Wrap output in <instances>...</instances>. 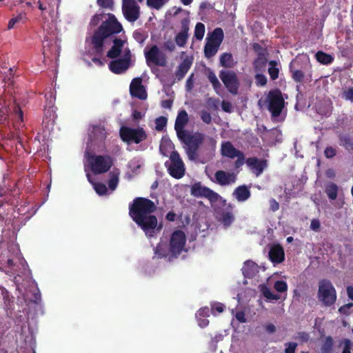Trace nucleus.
I'll use <instances>...</instances> for the list:
<instances>
[{"instance_id": "nucleus-1", "label": "nucleus", "mask_w": 353, "mask_h": 353, "mask_svg": "<svg viewBox=\"0 0 353 353\" xmlns=\"http://www.w3.org/2000/svg\"><path fill=\"white\" fill-rule=\"evenodd\" d=\"M156 210L155 203L144 197H137L129 205V215L149 236H152L155 230L160 232L163 228L161 223L158 225L157 216L152 214Z\"/></svg>"}, {"instance_id": "nucleus-2", "label": "nucleus", "mask_w": 353, "mask_h": 353, "mask_svg": "<svg viewBox=\"0 0 353 353\" xmlns=\"http://www.w3.org/2000/svg\"><path fill=\"white\" fill-rule=\"evenodd\" d=\"M189 121V117L185 110L179 112L174 123V130L177 138L181 143L185 145V152L190 160H195L197 157V151L204 141L205 134L196 132H190L185 129Z\"/></svg>"}, {"instance_id": "nucleus-3", "label": "nucleus", "mask_w": 353, "mask_h": 353, "mask_svg": "<svg viewBox=\"0 0 353 353\" xmlns=\"http://www.w3.org/2000/svg\"><path fill=\"white\" fill-rule=\"evenodd\" d=\"M19 250L13 244L8 245L6 248H0V271L9 276L15 275L13 281L17 287L21 283L19 279L23 276L28 277L30 274L25 260L20 263L21 270L14 262L16 259H19Z\"/></svg>"}, {"instance_id": "nucleus-4", "label": "nucleus", "mask_w": 353, "mask_h": 353, "mask_svg": "<svg viewBox=\"0 0 353 353\" xmlns=\"http://www.w3.org/2000/svg\"><path fill=\"white\" fill-rule=\"evenodd\" d=\"M123 30L122 25L118 21L114 14H108V19L102 21L91 38L92 49L95 53L99 56L103 55L105 39L112 35L117 34Z\"/></svg>"}, {"instance_id": "nucleus-5", "label": "nucleus", "mask_w": 353, "mask_h": 353, "mask_svg": "<svg viewBox=\"0 0 353 353\" xmlns=\"http://www.w3.org/2000/svg\"><path fill=\"white\" fill-rule=\"evenodd\" d=\"M84 156L91 171L94 174H104L108 172L113 165V158L110 155H96L86 150Z\"/></svg>"}, {"instance_id": "nucleus-6", "label": "nucleus", "mask_w": 353, "mask_h": 353, "mask_svg": "<svg viewBox=\"0 0 353 353\" xmlns=\"http://www.w3.org/2000/svg\"><path fill=\"white\" fill-rule=\"evenodd\" d=\"M265 102L272 118H276L281 115L285 107V99L281 90L274 88L270 90Z\"/></svg>"}, {"instance_id": "nucleus-7", "label": "nucleus", "mask_w": 353, "mask_h": 353, "mask_svg": "<svg viewBox=\"0 0 353 353\" xmlns=\"http://www.w3.org/2000/svg\"><path fill=\"white\" fill-rule=\"evenodd\" d=\"M317 298L325 307H330L335 303L336 292L330 281L327 279L319 281Z\"/></svg>"}, {"instance_id": "nucleus-8", "label": "nucleus", "mask_w": 353, "mask_h": 353, "mask_svg": "<svg viewBox=\"0 0 353 353\" xmlns=\"http://www.w3.org/2000/svg\"><path fill=\"white\" fill-rule=\"evenodd\" d=\"M119 134L121 140L128 144H139L145 141L147 137V133L143 128H132L128 126H122L119 130Z\"/></svg>"}, {"instance_id": "nucleus-9", "label": "nucleus", "mask_w": 353, "mask_h": 353, "mask_svg": "<svg viewBox=\"0 0 353 353\" xmlns=\"http://www.w3.org/2000/svg\"><path fill=\"white\" fill-rule=\"evenodd\" d=\"M221 154L223 157L234 159V166L236 169H239L245 163V154L241 150L236 149L230 141H223L221 145Z\"/></svg>"}, {"instance_id": "nucleus-10", "label": "nucleus", "mask_w": 353, "mask_h": 353, "mask_svg": "<svg viewBox=\"0 0 353 353\" xmlns=\"http://www.w3.org/2000/svg\"><path fill=\"white\" fill-rule=\"evenodd\" d=\"M170 162H166L169 174L174 178L179 179L185 174V165L177 151H172L170 156Z\"/></svg>"}, {"instance_id": "nucleus-11", "label": "nucleus", "mask_w": 353, "mask_h": 353, "mask_svg": "<svg viewBox=\"0 0 353 353\" xmlns=\"http://www.w3.org/2000/svg\"><path fill=\"white\" fill-rule=\"evenodd\" d=\"M191 194L196 197H204L208 199L212 204L221 201L225 205V200L216 192H214L208 187L203 186L201 183H194L191 188Z\"/></svg>"}, {"instance_id": "nucleus-12", "label": "nucleus", "mask_w": 353, "mask_h": 353, "mask_svg": "<svg viewBox=\"0 0 353 353\" xmlns=\"http://www.w3.org/2000/svg\"><path fill=\"white\" fill-rule=\"evenodd\" d=\"M219 78L230 93L233 95L237 94L239 81L235 72L233 70H221L219 72Z\"/></svg>"}, {"instance_id": "nucleus-13", "label": "nucleus", "mask_w": 353, "mask_h": 353, "mask_svg": "<svg viewBox=\"0 0 353 353\" xmlns=\"http://www.w3.org/2000/svg\"><path fill=\"white\" fill-rule=\"evenodd\" d=\"M186 243L185 233L180 230H175L170 240V252L172 256L176 257L183 251Z\"/></svg>"}, {"instance_id": "nucleus-14", "label": "nucleus", "mask_w": 353, "mask_h": 353, "mask_svg": "<svg viewBox=\"0 0 353 353\" xmlns=\"http://www.w3.org/2000/svg\"><path fill=\"white\" fill-rule=\"evenodd\" d=\"M122 12L128 21L134 23L140 17V7L134 0H123Z\"/></svg>"}, {"instance_id": "nucleus-15", "label": "nucleus", "mask_w": 353, "mask_h": 353, "mask_svg": "<svg viewBox=\"0 0 353 353\" xmlns=\"http://www.w3.org/2000/svg\"><path fill=\"white\" fill-rule=\"evenodd\" d=\"M145 57L148 66L150 63L164 67L166 65L167 60L165 55L161 53L157 46L153 45L148 51L145 52Z\"/></svg>"}, {"instance_id": "nucleus-16", "label": "nucleus", "mask_w": 353, "mask_h": 353, "mask_svg": "<svg viewBox=\"0 0 353 353\" xmlns=\"http://www.w3.org/2000/svg\"><path fill=\"white\" fill-rule=\"evenodd\" d=\"M130 93L132 97L141 100H144L147 98L148 94L145 87L142 84V79L141 77H136L132 80L130 85Z\"/></svg>"}, {"instance_id": "nucleus-17", "label": "nucleus", "mask_w": 353, "mask_h": 353, "mask_svg": "<svg viewBox=\"0 0 353 353\" xmlns=\"http://www.w3.org/2000/svg\"><path fill=\"white\" fill-rule=\"evenodd\" d=\"M245 163L256 176L261 175L268 166V161L265 159H259L256 157L245 159Z\"/></svg>"}, {"instance_id": "nucleus-18", "label": "nucleus", "mask_w": 353, "mask_h": 353, "mask_svg": "<svg viewBox=\"0 0 353 353\" xmlns=\"http://www.w3.org/2000/svg\"><path fill=\"white\" fill-rule=\"evenodd\" d=\"M181 30L175 36L174 41L179 47H184L188 41L189 37V26L190 20L188 18H184L181 21Z\"/></svg>"}, {"instance_id": "nucleus-19", "label": "nucleus", "mask_w": 353, "mask_h": 353, "mask_svg": "<svg viewBox=\"0 0 353 353\" xmlns=\"http://www.w3.org/2000/svg\"><path fill=\"white\" fill-rule=\"evenodd\" d=\"M45 98L46 104L44 107V115L46 118H53L55 113L53 109L56 100L55 90L50 88V91L45 94Z\"/></svg>"}, {"instance_id": "nucleus-20", "label": "nucleus", "mask_w": 353, "mask_h": 353, "mask_svg": "<svg viewBox=\"0 0 353 353\" xmlns=\"http://www.w3.org/2000/svg\"><path fill=\"white\" fill-rule=\"evenodd\" d=\"M341 88V97L346 100L353 101V79L344 76L340 79Z\"/></svg>"}, {"instance_id": "nucleus-21", "label": "nucleus", "mask_w": 353, "mask_h": 353, "mask_svg": "<svg viewBox=\"0 0 353 353\" xmlns=\"http://www.w3.org/2000/svg\"><path fill=\"white\" fill-rule=\"evenodd\" d=\"M214 177L217 183L222 186L234 183L236 180V176L233 173L226 172L223 170L216 171Z\"/></svg>"}, {"instance_id": "nucleus-22", "label": "nucleus", "mask_w": 353, "mask_h": 353, "mask_svg": "<svg viewBox=\"0 0 353 353\" xmlns=\"http://www.w3.org/2000/svg\"><path fill=\"white\" fill-rule=\"evenodd\" d=\"M129 67L130 64L128 63L125 60L122 59H117L111 61L109 63L110 70L116 74H120L125 72Z\"/></svg>"}, {"instance_id": "nucleus-23", "label": "nucleus", "mask_w": 353, "mask_h": 353, "mask_svg": "<svg viewBox=\"0 0 353 353\" xmlns=\"http://www.w3.org/2000/svg\"><path fill=\"white\" fill-rule=\"evenodd\" d=\"M269 257L274 263H281L285 259V253L283 247L280 245H273L269 251Z\"/></svg>"}, {"instance_id": "nucleus-24", "label": "nucleus", "mask_w": 353, "mask_h": 353, "mask_svg": "<svg viewBox=\"0 0 353 353\" xmlns=\"http://www.w3.org/2000/svg\"><path fill=\"white\" fill-rule=\"evenodd\" d=\"M124 41L120 38H115L113 40V45L107 52V57L110 59L117 58L122 50L123 47Z\"/></svg>"}, {"instance_id": "nucleus-25", "label": "nucleus", "mask_w": 353, "mask_h": 353, "mask_svg": "<svg viewBox=\"0 0 353 353\" xmlns=\"http://www.w3.org/2000/svg\"><path fill=\"white\" fill-rule=\"evenodd\" d=\"M192 61L188 59H185L178 66V68L175 72L176 78L178 81H181L183 79L186 73L190 70L192 65Z\"/></svg>"}, {"instance_id": "nucleus-26", "label": "nucleus", "mask_w": 353, "mask_h": 353, "mask_svg": "<svg viewBox=\"0 0 353 353\" xmlns=\"http://www.w3.org/2000/svg\"><path fill=\"white\" fill-rule=\"evenodd\" d=\"M233 194L239 201L242 202L248 200L251 193L246 185H242L234 190Z\"/></svg>"}, {"instance_id": "nucleus-27", "label": "nucleus", "mask_w": 353, "mask_h": 353, "mask_svg": "<svg viewBox=\"0 0 353 353\" xmlns=\"http://www.w3.org/2000/svg\"><path fill=\"white\" fill-rule=\"evenodd\" d=\"M12 190L5 189L0 185V208H2L5 203L11 205H14V201L12 199Z\"/></svg>"}, {"instance_id": "nucleus-28", "label": "nucleus", "mask_w": 353, "mask_h": 353, "mask_svg": "<svg viewBox=\"0 0 353 353\" xmlns=\"http://www.w3.org/2000/svg\"><path fill=\"white\" fill-rule=\"evenodd\" d=\"M220 46L217 43H213L209 39H207V42L204 47V54L208 59L214 57L219 50Z\"/></svg>"}, {"instance_id": "nucleus-29", "label": "nucleus", "mask_w": 353, "mask_h": 353, "mask_svg": "<svg viewBox=\"0 0 353 353\" xmlns=\"http://www.w3.org/2000/svg\"><path fill=\"white\" fill-rule=\"evenodd\" d=\"M224 38V33L221 28H215L212 33L206 38L213 43H217L218 46H221Z\"/></svg>"}, {"instance_id": "nucleus-30", "label": "nucleus", "mask_w": 353, "mask_h": 353, "mask_svg": "<svg viewBox=\"0 0 353 353\" xmlns=\"http://www.w3.org/2000/svg\"><path fill=\"white\" fill-rule=\"evenodd\" d=\"M220 214L219 221L223 223L225 228H228L232 225L234 221V216L232 211L222 212L221 213L216 212Z\"/></svg>"}, {"instance_id": "nucleus-31", "label": "nucleus", "mask_w": 353, "mask_h": 353, "mask_svg": "<svg viewBox=\"0 0 353 353\" xmlns=\"http://www.w3.org/2000/svg\"><path fill=\"white\" fill-rule=\"evenodd\" d=\"M339 144L347 150H353V141L349 134H341L339 135Z\"/></svg>"}, {"instance_id": "nucleus-32", "label": "nucleus", "mask_w": 353, "mask_h": 353, "mask_svg": "<svg viewBox=\"0 0 353 353\" xmlns=\"http://www.w3.org/2000/svg\"><path fill=\"white\" fill-rule=\"evenodd\" d=\"M315 57L319 63L324 65H329L334 61V57L331 54L323 51H318L315 54Z\"/></svg>"}, {"instance_id": "nucleus-33", "label": "nucleus", "mask_w": 353, "mask_h": 353, "mask_svg": "<svg viewBox=\"0 0 353 353\" xmlns=\"http://www.w3.org/2000/svg\"><path fill=\"white\" fill-rule=\"evenodd\" d=\"M220 64L227 68L234 66V59L232 54L229 52H224L220 57Z\"/></svg>"}, {"instance_id": "nucleus-34", "label": "nucleus", "mask_w": 353, "mask_h": 353, "mask_svg": "<svg viewBox=\"0 0 353 353\" xmlns=\"http://www.w3.org/2000/svg\"><path fill=\"white\" fill-rule=\"evenodd\" d=\"M325 192L331 200H334L337 197L338 186L334 183H330L326 185Z\"/></svg>"}, {"instance_id": "nucleus-35", "label": "nucleus", "mask_w": 353, "mask_h": 353, "mask_svg": "<svg viewBox=\"0 0 353 353\" xmlns=\"http://www.w3.org/2000/svg\"><path fill=\"white\" fill-rule=\"evenodd\" d=\"M334 341L332 336H328L325 338L321 347V353H332Z\"/></svg>"}, {"instance_id": "nucleus-36", "label": "nucleus", "mask_w": 353, "mask_h": 353, "mask_svg": "<svg viewBox=\"0 0 353 353\" xmlns=\"http://www.w3.org/2000/svg\"><path fill=\"white\" fill-rule=\"evenodd\" d=\"M267 59L265 57V54H263L262 53L259 54V56H257V58L253 62V66L256 71H260L263 70L266 65Z\"/></svg>"}, {"instance_id": "nucleus-37", "label": "nucleus", "mask_w": 353, "mask_h": 353, "mask_svg": "<svg viewBox=\"0 0 353 353\" xmlns=\"http://www.w3.org/2000/svg\"><path fill=\"white\" fill-rule=\"evenodd\" d=\"M87 178L90 183L93 185L94 189L95 192L99 195H104L107 193V188L106 185L102 183H94L92 181L91 176L89 174H87Z\"/></svg>"}, {"instance_id": "nucleus-38", "label": "nucleus", "mask_w": 353, "mask_h": 353, "mask_svg": "<svg viewBox=\"0 0 353 353\" xmlns=\"http://www.w3.org/2000/svg\"><path fill=\"white\" fill-rule=\"evenodd\" d=\"M261 291L264 297L268 300L277 301L280 299V296L273 294L270 288L266 285H262Z\"/></svg>"}, {"instance_id": "nucleus-39", "label": "nucleus", "mask_w": 353, "mask_h": 353, "mask_svg": "<svg viewBox=\"0 0 353 353\" xmlns=\"http://www.w3.org/2000/svg\"><path fill=\"white\" fill-rule=\"evenodd\" d=\"M205 29L204 24L201 22L197 23L194 28V37L197 40H202L205 34Z\"/></svg>"}, {"instance_id": "nucleus-40", "label": "nucleus", "mask_w": 353, "mask_h": 353, "mask_svg": "<svg viewBox=\"0 0 353 353\" xmlns=\"http://www.w3.org/2000/svg\"><path fill=\"white\" fill-rule=\"evenodd\" d=\"M270 67L268 68V73L272 80H276L279 77V70L276 68V62L270 61L269 63Z\"/></svg>"}, {"instance_id": "nucleus-41", "label": "nucleus", "mask_w": 353, "mask_h": 353, "mask_svg": "<svg viewBox=\"0 0 353 353\" xmlns=\"http://www.w3.org/2000/svg\"><path fill=\"white\" fill-rule=\"evenodd\" d=\"M208 79L210 81V83H212V85L213 86V88L215 90V92L217 94H219V89L221 87V84L219 82V81L217 79V77L215 75V74L214 72H210V74H208Z\"/></svg>"}, {"instance_id": "nucleus-42", "label": "nucleus", "mask_w": 353, "mask_h": 353, "mask_svg": "<svg viewBox=\"0 0 353 353\" xmlns=\"http://www.w3.org/2000/svg\"><path fill=\"white\" fill-rule=\"evenodd\" d=\"M155 129L157 131H162L167 125L168 119L165 117H159L155 119Z\"/></svg>"}, {"instance_id": "nucleus-43", "label": "nucleus", "mask_w": 353, "mask_h": 353, "mask_svg": "<svg viewBox=\"0 0 353 353\" xmlns=\"http://www.w3.org/2000/svg\"><path fill=\"white\" fill-rule=\"evenodd\" d=\"M290 71L292 72V77L295 82L301 83L303 81L305 74L302 70L290 69Z\"/></svg>"}, {"instance_id": "nucleus-44", "label": "nucleus", "mask_w": 353, "mask_h": 353, "mask_svg": "<svg viewBox=\"0 0 353 353\" xmlns=\"http://www.w3.org/2000/svg\"><path fill=\"white\" fill-rule=\"evenodd\" d=\"M25 19H26V13H20L17 17L12 18L8 23V29L13 28L14 25L17 23H19L21 21L23 23V20Z\"/></svg>"}, {"instance_id": "nucleus-45", "label": "nucleus", "mask_w": 353, "mask_h": 353, "mask_svg": "<svg viewBox=\"0 0 353 353\" xmlns=\"http://www.w3.org/2000/svg\"><path fill=\"white\" fill-rule=\"evenodd\" d=\"M274 288L278 292H286L288 290V285L287 283L283 280H279L275 281L274 284Z\"/></svg>"}, {"instance_id": "nucleus-46", "label": "nucleus", "mask_w": 353, "mask_h": 353, "mask_svg": "<svg viewBox=\"0 0 353 353\" xmlns=\"http://www.w3.org/2000/svg\"><path fill=\"white\" fill-rule=\"evenodd\" d=\"M3 81L8 84L10 85L13 83L14 71L12 68H10L4 72Z\"/></svg>"}, {"instance_id": "nucleus-47", "label": "nucleus", "mask_w": 353, "mask_h": 353, "mask_svg": "<svg viewBox=\"0 0 353 353\" xmlns=\"http://www.w3.org/2000/svg\"><path fill=\"white\" fill-rule=\"evenodd\" d=\"M119 183V176L117 174H112L108 181V187L111 190H114Z\"/></svg>"}, {"instance_id": "nucleus-48", "label": "nucleus", "mask_w": 353, "mask_h": 353, "mask_svg": "<svg viewBox=\"0 0 353 353\" xmlns=\"http://www.w3.org/2000/svg\"><path fill=\"white\" fill-rule=\"evenodd\" d=\"M97 4L103 8L112 9L114 5L113 0H97Z\"/></svg>"}, {"instance_id": "nucleus-49", "label": "nucleus", "mask_w": 353, "mask_h": 353, "mask_svg": "<svg viewBox=\"0 0 353 353\" xmlns=\"http://www.w3.org/2000/svg\"><path fill=\"white\" fill-rule=\"evenodd\" d=\"M256 83L259 86H264L267 83V78L263 74H257L255 76Z\"/></svg>"}, {"instance_id": "nucleus-50", "label": "nucleus", "mask_w": 353, "mask_h": 353, "mask_svg": "<svg viewBox=\"0 0 353 353\" xmlns=\"http://www.w3.org/2000/svg\"><path fill=\"white\" fill-rule=\"evenodd\" d=\"M225 306L223 304L221 303H215L212 305V313L215 315L216 312L221 313L223 312Z\"/></svg>"}, {"instance_id": "nucleus-51", "label": "nucleus", "mask_w": 353, "mask_h": 353, "mask_svg": "<svg viewBox=\"0 0 353 353\" xmlns=\"http://www.w3.org/2000/svg\"><path fill=\"white\" fill-rule=\"evenodd\" d=\"M147 3L149 6L156 9H159L163 4V0H147Z\"/></svg>"}, {"instance_id": "nucleus-52", "label": "nucleus", "mask_w": 353, "mask_h": 353, "mask_svg": "<svg viewBox=\"0 0 353 353\" xmlns=\"http://www.w3.org/2000/svg\"><path fill=\"white\" fill-rule=\"evenodd\" d=\"M154 253L158 256L159 258L166 257L167 254L165 250L163 249L161 244H158L154 248Z\"/></svg>"}, {"instance_id": "nucleus-53", "label": "nucleus", "mask_w": 353, "mask_h": 353, "mask_svg": "<svg viewBox=\"0 0 353 353\" xmlns=\"http://www.w3.org/2000/svg\"><path fill=\"white\" fill-rule=\"evenodd\" d=\"M133 37L134 39L139 43H143L146 37L140 31L136 30L133 32Z\"/></svg>"}, {"instance_id": "nucleus-54", "label": "nucleus", "mask_w": 353, "mask_h": 353, "mask_svg": "<svg viewBox=\"0 0 353 353\" xmlns=\"http://www.w3.org/2000/svg\"><path fill=\"white\" fill-rule=\"evenodd\" d=\"M175 43L172 39H168L164 42L163 47L169 52H173L176 49Z\"/></svg>"}, {"instance_id": "nucleus-55", "label": "nucleus", "mask_w": 353, "mask_h": 353, "mask_svg": "<svg viewBox=\"0 0 353 353\" xmlns=\"http://www.w3.org/2000/svg\"><path fill=\"white\" fill-rule=\"evenodd\" d=\"M285 346L287 347L285 349V353H295L297 343L294 342H289L285 343Z\"/></svg>"}, {"instance_id": "nucleus-56", "label": "nucleus", "mask_w": 353, "mask_h": 353, "mask_svg": "<svg viewBox=\"0 0 353 353\" xmlns=\"http://www.w3.org/2000/svg\"><path fill=\"white\" fill-rule=\"evenodd\" d=\"M201 119H202V121L207 123V124H210L211 122H212V117H211V114L205 111V110H203L201 112Z\"/></svg>"}, {"instance_id": "nucleus-57", "label": "nucleus", "mask_w": 353, "mask_h": 353, "mask_svg": "<svg viewBox=\"0 0 353 353\" xmlns=\"http://www.w3.org/2000/svg\"><path fill=\"white\" fill-rule=\"evenodd\" d=\"M104 14H96L91 19V26H97L101 21H103Z\"/></svg>"}, {"instance_id": "nucleus-58", "label": "nucleus", "mask_w": 353, "mask_h": 353, "mask_svg": "<svg viewBox=\"0 0 353 353\" xmlns=\"http://www.w3.org/2000/svg\"><path fill=\"white\" fill-rule=\"evenodd\" d=\"M253 50L257 53V56H259V54L262 53L263 54H265L266 50L263 48L259 43H254L252 44Z\"/></svg>"}, {"instance_id": "nucleus-59", "label": "nucleus", "mask_w": 353, "mask_h": 353, "mask_svg": "<svg viewBox=\"0 0 353 353\" xmlns=\"http://www.w3.org/2000/svg\"><path fill=\"white\" fill-rule=\"evenodd\" d=\"M324 154L326 158L331 159L336 155V150L332 147H327L325 149Z\"/></svg>"}, {"instance_id": "nucleus-60", "label": "nucleus", "mask_w": 353, "mask_h": 353, "mask_svg": "<svg viewBox=\"0 0 353 353\" xmlns=\"http://www.w3.org/2000/svg\"><path fill=\"white\" fill-rule=\"evenodd\" d=\"M222 110L228 113H230L232 111V106L230 102L223 101L221 103Z\"/></svg>"}, {"instance_id": "nucleus-61", "label": "nucleus", "mask_w": 353, "mask_h": 353, "mask_svg": "<svg viewBox=\"0 0 353 353\" xmlns=\"http://www.w3.org/2000/svg\"><path fill=\"white\" fill-rule=\"evenodd\" d=\"M344 344L342 353H351L350 352V341L345 339L340 343V346Z\"/></svg>"}, {"instance_id": "nucleus-62", "label": "nucleus", "mask_w": 353, "mask_h": 353, "mask_svg": "<svg viewBox=\"0 0 353 353\" xmlns=\"http://www.w3.org/2000/svg\"><path fill=\"white\" fill-rule=\"evenodd\" d=\"M353 306V303H347V304H345L341 307H339V312L341 313V314H348L350 312H349V310L350 309V307Z\"/></svg>"}, {"instance_id": "nucleus-63", "label": "nucleus", "mask_w": 353, "mask_h": 353, "mask_svg": "<svg viewBox=\"0 0 353 353\" xmlns=\"http://www.w3.org/2000/svg\"><path fill=\"white\" fill-rule=\"evenodd\" d=\"M270 208L272 212H276L279 210V204L274 199L270 200Z\"/></svg>"}, {"instance_id": "nucleus-64", "label": "nucleus", "mask_w": 353, "mask_h": 353, "mask_svg": "<svg viewBox=\"0 0 353 353\" xmlns=\"http://www.w3.org/2000/svg\"><path fill=\"white\" fill-rule=\"evenodd\" d=\"M14 111L15 112L16 118H17L18 119H19L20 121H22L23 113V111L21 110V109L20 108V107L18 105H15L14 108Z\"/></svg>"}]
</instances>
